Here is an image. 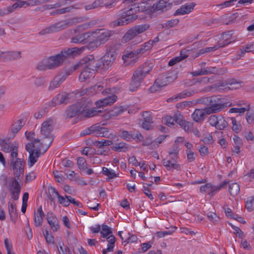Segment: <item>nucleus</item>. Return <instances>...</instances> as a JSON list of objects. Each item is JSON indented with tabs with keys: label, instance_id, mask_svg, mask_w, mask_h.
Returning <instances> with one entry per match:
<instances>
[{
	"label": "nucleus",
	"instance_id": "1",
	"mask_svg": "<svg viewBox=\"0 0 254 254\" xmlns=\"http://www.w3.org/2000/svg\"><path fill=\"white\" fill-rule=\"evenodd\" d=\"M85 47L80 48L74 47L62 51L60 53L51 56L48 59L43 60L37 64V68L40 70L55 69L63 64L68 58L74 57L81 53Z\"/></svg>",
	"mask_w": 254,
	"mask_h": 254
},
{
	"label": "nucleus",
	"instance_id": "2",
	"mask_svg": "<svg viewBox=\"0 0 254 254\" xmlns=\"http://www.w3.org/2000/svg\"><path fill=\"white\" fill-rule=\"evenodd\" d=\"M55 123L53 119L49 118L44 122L41 127V134L44 136L41 145L46 151L52 143L54 136L52 134L54 129Z\"/></svg>",
	"mask_w": 254,
	"mask_h": 254
},
{
	"label": "nucleus",
	"instance_id": "3",
	"mask_svg": "<svg viewBox=\"0 0 254 254\" xmlns=\"http://www.w3.org/2000/svg\"><path fill=\"white\" fill-rule=\"evenodd\" d=\"M90 100L82 98L80 101L69 106L66 110L64 116L66 118H71L80 114H83L85 108L91 106Z\"/></svg>",
	"mask_w": 254,
	"mask_h": 254
},
{
	"label": "nucleus",
	"instance_id": "4",
	"mask_svg": "<svg viewBox=\"0 0 254 254\" xmlns=\"http://www.w3.org/2000/svg\"><path fill=\"white\" fill-rule=\"evenodd\" d=\"M10 153V167L13 173L17 176H19L21 173H24V161L17 157L18 145L14 144H11Z\"/></svg>",
	"mask_w": 254,
	"mask_h": 254
},
{
	"label": "nucleus",
	"instance_id": "5",
	"mask_svg": "<svg viewBox=\"0 0 254 254\" xmlns=\"http://www.w3.org/2000/svg\"><path fill=\"white\" fill-rule=\"evenodd\" d=\"M120 47V45L113 43H109L106 45V54L100 59L101 64H103L104 68H108L114 63L117 54V51Z\"/></svg>",
	"mask_w": 254,
	"mask_h": 254
},
{
	"label": "nucleus",
	"instance_id": "6",
	"mask_svg": "<svg viewBox=\"0 0 254 254\" xmlns=\"http://www.w3.org/2000/svg\"><path fill=\"white\" fill-rule=\"evenodd\" d=\"M41 148L45 150L41 145L40 140L38 138L25 145V149L29 153L28 164L30 167L32 166L37 162L41 154Z\"/></svg>",
	"mask_w": 254,
	"mask_h": 254
},
{
	"label": "nucleus",
	"instance_id": "7",
	"mask_svg": "<svg viewBox=\"0 0 254 254\" xmlns=\"http://www.w3.org/2000/svg\"><path fill=\"white\" fill-rule=\"evenodd\" d=\"M100 123L96 124L83 130L80 133L81 135L93 134L95 136L107 137L109 135L108 128L102 127Z\"/></svg>",
	"mask_w": 254,
	"mask_h": 254
},
{
	"label": "nucleus",
	"instance_id": "8",
	"mask_svg": "<svg viewBox=\"0 0 254 254\" xmlns=\"http://www.w3.org/2000/svg\"><path fill=\"white\" fill-rule=\"evenodd\" d=\"M146 76V75L141 70V69L138 67L133 72L131 80L129 83V90L131 92L136 91Z\"/></svg>",
	"mask_w": 254,
	"mask_h": 254
},
{
	"label": "nucleus",
	"instance_id": "9",
	"mask_svg": "<svg viewBox=\"0 0 254 254\" xmlns=\"http://www.w3.org/2000/svg\"><path fill=\"white\" fill-rule=\"evenodd\" d=\"M14 177L11 179L9 183V191L11 195V197L14 200H17L19 198L21 187L18 182L23 177L24 173H21L19 176H17L15 174H13Z\"/></svg>",
	"mask_w": 254,
	"mask_h": 254
},
{
	"label": "nucleus",
	"instance_id": "10",
	"mask_svg": "<svg viewBox=\"0 0 254 254\" xmlns=\"http://www.w3.org/2000/svg\"><path fill=\"white\" fill-rule=\"evenodd\" d=\"M91 32L93 33L91 38H95L101 45L107 42L114 34V31L105 29H98Z\"/></svg>",
	"mask_w": 254,
	"mask_h": 254
},
{
	"label": "nucleus",
	"instance_id": "11",
	"mask_svg": "<svg viewBox=\"0 0 254 254\" xmlns=\"http://www.w3.org/2000/svg\"><path fill=\"white\" fill-rule=\"evenodd\" d=\"M121 17L112 22L110 25L112 27H115L121 25H124L132 22L137 18L135 14H130L128 10H125L121 14Z\"/></svg>",
	"mask_w": 254,
	"mask_h": 254
},
{
	"label": "nucleus",
	"instance_id": "12",
	"mask_svg": "<svg viewBox=\"0 0 254 254\" xmlns=\"http://www.w3.org/2000/svg\"><path fill=\"white\" fill-rule=\"evenodd\" d=\"M206 101L208 105L214 107L219 112L221 111L227 107L225 99L220 95L208 97L206 98Z\"/></svg>",
	"mask_w": 254,
	"mask_h": 254
},
{
	"label": "nucleus",
	"instance_id": "13",
	"mask_svg": "<svg viewBox=\"0 0 254 254\" xmlns=\"http://www.w3.org/2000/svg\"><path fill=\"white\" fill-rule=\"evenodd\" d=\"M230 32H227L225 33H224L222 35V39L224 40L223 41V42H221L220 41L218 42L217 45H215L213 47H206L204 48H203L201 49L199 53L200 55H203L207 53L210 52L211 51H214L218 49L223 47L229 43H231V41H228V37L230 36Z\"/></svg>",
	"mask_w": 254,
	"mask_h": 254
},
{
	"label": "nucleus",
	"instance_id": "14",
	"mask_svg": "<svg viewBox=\"0 0 254 254\" xmlns=\"http://www.w3.org/2000/svg\"><path fill=\"white\" fill-rule=\"evenodd\" d=\"M242 83V82L237 81L236 79L233 78L227 80L225 82L219 83L218 87L219 90H235L241 88Z\"/></svg>",
	"mask_w": 254,
	"mask_h": 254
},
{
	"label": "nucleus",
	"instance_id": "15",
	"mask_svg": "<svg viewBox=\"0 0 254 254\" xmlns=\"http://www.w3.org/2000/svg\"><path fill=\"white\" fill-rule=\"evenodd\" d=\"M84 61L85 62V66L94 72H96L97 69L101 66L102 61H100V59L96 60L93 55H89L84 58Z\"/></svg>",
	"mask_w": 254,
	"mask_h": 254
},
{
	"label": "nucleus",
	"instance_id": "16",
	"mask_svg": "<svg viewBox=\"0 0 254 254\" xmlns=\"http://www.w3.org/2000/svg\"><path fill=\"white\" fill-rule=\"evenodd\" d=\"M29 5V3L27 1L18 0L17 2H15L12 5L7 7V8L4 10L0 9V16H3L8 14L14 11L18 8L25 7V5L27 6Z\"/></svg>",
	"mask_w": 254,
	"mask_h": 254
},
{
	"label": "nucleus",
	"instance_id": "17",
	"mask_svg": "<svg viewBox=\"0 0 254 254\" xmlns=\"http://www.w3.org/2000/svg\"><path fill=\"white\" fill-rule=\"evenodd\" d=\"M91 32H85L77 35L71 39V43L85 44L91 41L92 34Z\"/></svg>",
	"mask_w": 254,
	"mask_h": 254
},
{
	"label": "nucleus",
	"instance_id": "18",
	"mask_svg": "<svg viewBox=\"0 0 254 254\" xmlns=\"http://www.w3.org/2000/svg\"><path fill=\"white\" fill-rule=\"evenodd\" d=\"M172 6V4L171 3L164 0H159L153 5L152 9L154 12L164 11L171 8Z\"/></svg>",
	"mask_w": 254,
	"mask_h": 254
},
{
	"label": "nucleus",
	"instance_id": "19",
	"mask_svg": "<svg viewBox=\"0 0 254 254\" xmlns=\"http://www.w3.org/2000/svg\"><path fill=\"white\" fill-rule=\"evenodd\" d=\"M74 19H72L66 21H61L52 24L54 32H59L72 26L74 23Z\"/></svg>",
	"mask_w": 254,
	"mask_h": 254
},
{
	"label": "nucleus",
	"instance_id": "20",
	"mask_svg": "<svg viewBox=\"0 0 254 254\" xmlns=\"http://www.w3.org/2000/svg\"><path fill=\"white\" fill-rule=\"evenodd\" d=\"M117 97L115 95L111 94L105 98L99 100L96 102V105L98 108L107 105H110L117 101Z\"/></svg>",
	"mask_w": 254,
	"mask_h": 254
},
{
	"label": "nucleus",
	"instance_id": "21",
	"mask_svg": "<svg viewBox=\"0 0 254 254\" xmlns=\"http://www.w3.org/2000/svg\"><path fill=\"white\" fill-rule=\"evenodd\" d=\"M0 58L4 61H9L16 60L21 58V52L20 51H7L1 52Z\"/></svg>",
	"mask_w": 254,
	"mask_h": 254
},
{
	"label": "nucleus",
	"instance_id": "22",
	"mask_svg": "<svg viewBox=\"0 0 254 254\" xmlns=\"http://www.w3.org/2000/svg\"><path fill=\"white\" fill-rule=\"evenodd\" d=\"M47 220L51 229L56 232L59 229V221L56 216L52 212H48L47 214Z\"/></svg>",
	"mask_w": 254,
	"mask_h": 254
},
{
	"label": "nucleus",
	"instance_id": "23",
	"mask_svg": "<svg viewBox=\"0 0 254 254\" xmlns=\"http://www.w3.org/2000/svg\"><path fill=\"white\" fill-rule=\"evenodd\" d=\"M196 5L195 3L190 2L186 3L182 5L180 8L178 9L175 13V15H184L188 14L193 9L194 7Z\"/></svg>",
	"mask_w": 254,
	"mask_h": 254
},
{
	"label": "nucleus",
	"instance_id": "24",
	"mask_svg": "<svg viewBox=\"0 0 254 254\" xmlns=\"http://www.w3.org/2000/svg\"><path fill=\"white\" fill-rule=\"evenodd\" d=\"M197 91H195L194 90H192L191 89L189 90H186L182 92L181 93L175 95V96L172 97L168 99L167 100L168 102L170 101H177L178 99H181L182 98H185L187 97H190L193 95V94L197 93Z\"/></svg>",
	"mask_w": 254,
	"mask_h": 254
},
{
	"label": "nucleus",
	"instance_id": "25",
	"mask_svg": "<svg viewBox=\"0 0 254 254\" xmlns=\"http://www.w3.org/2000/svg\"><path fill=\"white\" fill-rule=\"evenodd\" d=\"M125 110L126 109L122 106L114 107L106 114L105 118L107 119H113L122 114Z\"/></svg>",
	"mask_w": 254,
	"mask_h": 254
},
{
	"label": "nucleus",
	"instance_id": "26",
	"mask_svg": "<svg viewBox=\"0 0 254 254\" xmlns=\"http://www.w3.org/2000/svg\"><path fill=\"white\" fill-rule=\"evenodd\" d=\"M95 73L93 70L88 69L87 67L84 65L82 71L79 76V79L81 82H84L89 79Z\"/></svg>",
	"mask_w": 254,
	"mask_h": 254
},
{
	"label": "nucleus",
	"instance_id": "27",
	"mask_svg": "<svg viewBox=\"0 0 254 254\" xmlns=\"http://www.w3.org/2000/svg\"><path fill=\"white\" fill-rule=\"evenodd\" d=\"M69 99V95L66 93H61L57 95L56 97L54 99L55 103L56 105L62 104H66Z\"/></svg>",
	"mask_w": 254,
	"mask_h": 254
},
{
	"label": "nucleus",
	"instance_id": "28",
	"mask_svg": "<svg viewBox=\"0 0 254 254\" xmlns=\"http://www.w3.org/2000/svg\"><path fill=\"white\" fill-rule=\"evenodd\" d=\"M191 117L197 123H201L205 118L202 109H195L192 114Z\"/></svg>",
	"mask_w": 254,
	"mask_h": 254
},
{
	"label": "nucleus",
	"instance_id": "29",
	"mask_svg": "<svg viewBox=\"0 0 254 254\" xmlns=\"http://www.w3.org/2000/svg\"><path fill=\"white\" fill-rule=\"evenodd\" d=\"M163 165L166 167L167 170L173 171L174 169L179 170L181 169V167L179 164L176 163L175 161H171L170 160H167L164 159L162 162Z\"/></svg>",
	"mask_w": 254,
	"mask_h": 254
},
{
	"label": "nucleus",
	"instance_id": "30",
	"mask_svg": "<svg viewBox=\"0 0 254 254\" xmlns=\"http://www.w3.org/2000/svg\"><path fill=\"white\" fill-rule=\"evenodd\" d=\"M112 149L119 152H125L129 149V146L125 142H120L118 143H115L112 147Z\"/></svg>",
	"mask_w": 254,
	"mask_h": 254
},
{
	"label": "nucleus",
	"instance_id": "31",
	"mask_svg": "<svg viewBox=\"0 0 254 254\" xmlns=\"http://www.w3.org/2000/svg\"><path fill=\"white\" fill-rule=\"evenodd\" d=\"M136 36V33L132 28L125 33L121 40V42L123 43H127Z\"/></svg>",
	"mask_w": 254,
	"mask_h": 254
},
{
	"label": "nucleus",
	"instance_id": "32",
	"mask_svg": "<svg viewBox=\"0 0 254 254\" xmlns=\"http://www.w3.org/2000/svg\"><path fill=\"white\" fill-rule=\"evenodd\" d=\"M154 66V63L153 62L148 61L144 63L142 65L138 66L141 69L144 73L147 75L150 71L153 69Z\"/></svg>",
	"mask_w": 254,
	"mask_h": 254
},
{
	"label": "nucleus",
	"instance_id": "33",
	"mask_svg": "<svg viewBox=\"0 0 254 254\" xmlns=\"http://www.w3.org/2000/svg\"><path fill=\"white\" fill-rule=\"evenodd\" d=\"M8 212L11 220L15 222L17 218L16 205L14 203H8Z\"/></svg>",
	"mask_w": 254,
	"mask_h": 254
},
{
	"label": "nucleus",
	"instance_id": "34",
	"mask_svg": "<svg viewBox=\"0 0 254 254\" xmlns=\"http://www.w3.org/2000/svg\"><path fill=\"white\" fill-rule=\"evenodd\" d=\"M214 189L215 187H213L211 184L208 183L201 186L200 191L201 192H207L209 195L212 196L214 195V192L216 191Z\"/></svg>",
	"mask_w": 254,
	"mask_h": 254
},
{
	"label": "nucleus",
	"instance_id": "35",
	"mask_svg": "<svg viewBox=\"0 0 254 254\" xmlns=\"http://www.w3.org/2000/svg\"><path fill=\"white\" fill-rule=\"evenodd\" d=\"M228 123L225 121L224 118L221 115H219L216 125L214 126V127L217 129L223 130L228 127Z\"/></svg>",
	"mask_w": 254,
	"mask_h": 254
},
{
	"label": "nucleus",
	"instance_id": "36",
	"mask_svg": "<svg viewBox=\"0 0 254 254\" xmlns=\"http://www.w3.org/2000/svg\"><path fill=\"white\" fill-rule=\"evenodd\" d=\"M51 193L52 194L55 193L58 198V202L63 205L64 206H68L69 205L68 199L65 200V197H63L59 194L58 191L54 188L51 189Z\"/></svg>",
	"mask_w": 254,
	"mask_h": 254
},
{
	"label": "nucleus",
	"instance_id": "37",
	"mask_svg": "<svg viewBox=\"0 0 254 254\" xmlns=\"http://www.w3.org/2000/svg\"><path fill=\"white\" fill-rule=\"evenodd\" d=\"M65 80V77H56L50 83L49 89L54 90L58 87Z\"/></svg>",
	"mask_w": 254,
	"mask_h": 254
},
{
	"label": "nucleus",
	"instance_id": "38",
	"mask_svg": "<svg viewBox=\"0 0 254 254\" xmlns=\"http://www.w3.org/2000/svg\"><path fill=\"white\" fill-rule=\"evenodd\" d=\"M92 3L94 8L103 6H106L107 8H111L115 6V1L111 3H107L104 4L103 0H96Z\"/></svg>",
	"mask_w": 254,
	"mask_h": 254
},
{
	"label": "nucleus",
	"instance_id": "39",
	"mask_svg": "<svg viewBox=\"0 0 254 254\" xmlns=\"http://www.w3.org/2000/svg\"><path fill=\"white\" fill-rule=\"evenodd\" d=\"M83 113H84V116L86 117L90 118L96 116L100 113H102V111L101 110L96 108H93L91 110H87L85 108Z\"/></svg>",
	"mask_w": 254,
	"mask_h": 254
},
{
	"label": "nucleus",
	"instance_id": "40",
	"mask_svg": "<svg viewBox=\"0 0 254 254\" xmlns=\"http://www.w3.org/2000/svg\"><path fill=\"white\" fill-rule=\"evenodd\" d=\"M136 35L142 33L149 28V25L147 24L136 25L132 27Z\"/></svg>",
	"mask_w": 254,
	"mask_h": 254
},
{
	"label": "nucleus",
	"instance_id": "41",
	"mask_svg": "<svg viewBox=\"0 0 254 254\" xmlns=\"http://www.w3.org/2000/svg\"><path fill=\"white\" fill-rule=\"evenodd\" d=\"M229 191L231 195H236L240 191L239 185L236 183L230 184L229 185Z\"/></svg>",
	"mask_w": 254,
	"mask_h": 254
},
{
	"label": "nucleus",
	"instance_id": "42",
	"mask_svg": "<svg viewBox=\"0 0 254 254\" xmlns=\"http://www.w3.org/2000/svg\"><path fill=\"white\" fill-rule=\"evenodd\" d=\"M249 109V104L245 105V107L232 108L229 109V113H239L240 114H244L247 110Z\"/></svg>",
	"mask_w": 254,
	"mask_h": 254
},
{
	"label": "nucleus",
	"instance_id": "43",
	"mask_svg": "<svg viewBox=\"0 0 254 254\" xmlns=\"http://www.w3.org/2000/svg\"><path fill=\"white\" fill-rule=\"evenodd\" d=\"M254 51V44L250 43L247 44L246 46L243 47L240 50V53L239 54L240 58L243 56L247 52H251Z\"/></svg>",
	"mask_w": 254,
	"mask_h": 254
},
{
	"label": "nucleus",
	"instance_id": "44",
	"mask_svg": "<svg viewBox=\"0 0 254 254\" xmlns=\"http://www.w3.org/2000/svg\"><path fill=\"white\" fill-rule=\"evenodd\" d=\"M151 49V45L149 43H148L147 42H146L144 43L143 44L140 45L139 47L137 49L136 52L137 54L138 55L139 54H142L145 53L146 51L150 50Z\"/></svg>",
	"mask_w": 254,
	"mask_h": 254
},
{
	"label": "nucleus",
	"instance_id": "45",
	"mask_svg": "<svg viewBox=\"0 0 254 254\" xmlns=\"http://www.w3.org/2000/svg\"><path fill=\"white\" fill-rule=\"evenodd\" d=\"M93 143L99 148H101L104 146H109L112 144L113 142L112 140L102 139L100 141L95 140Z\"/></svg>",
	"mask_w": 254,
	"mask_h": 254
},
{
	"label": "nucleus",
	"instance_id": "46",
	"mask_svg": "<svg viewBox=\"0 0 254 254\" xmlns=\"http://www.w3.org/2000/svg\"><path fill=\"white\" fill-rule=\"evenodd\" d=\"M231 120L232 124V130L236 133L239 132L242 129V126L240 122H237L234 118H231Z\"/></svg>",
	"mask_w": 254,
	"mask_h": 254
},
{
	"label": "nucleus",
	"instance_id": "47",
	"mask_svg": "<svg viewBox=\"0 0 254 254\" xmlns=\"http://www.w3.org/2000/svg\"><path fill=\"white\" fill-rule=\"evenodd\" d=\"M107 240L108 242V248H107V250H108L109 252H113L114 247L115 246L116 238L114 236L110 235L107 238Z\"/></svg>",
	"mask_w": 254,
	"mask_h": 254
},
{
	"label": "nucleus",
	"instance_id": "48",
	"mask_svg": "<svg viewBox=\"0 0 254 254\" xmlns=\"http://www.w3.org/2000/svg\"><path fill=\"white\" fill-rule=\"evenodd\" d=\"M246 120L248 123L250 124L253 123L254 120V108H250V104H249V109L247 110Z\"/></svg>",
	"mask_w": 254,
	"mask_h": 254
},
{
	"label": "nucleus",
	"instance_id": "49",
	"mask_svg": "<svg viewBox=\"0 0 254 254\" xmlns=\"http://www.w3.org/2000/svg\"><path fill=\"white\" fill-rule=\"evenodd\" d=\"M137 56L138 54H137L136 50L128 51L127 50H126L123 56V59L124 61H126L128 58H135Z\"/></svg>",
	"mask_w": 254,
	"mask_h": 254
},
{
	"label": "nucleus",
	"instance_id": "50",
	"mask_svg": "<svg viewBox=\"0 0 254 254\" xmlns=\"http://www.w3.org/2000/svg\"><path fill=\"white\" fill-rule=\"evenodd\" d=\"M246 208L249 211L254 210V195L248 198L246 202Z\"/></svg>",
	"mask_w": 254,
	"mask_h": 254
},
{
	"label": "nucleus",
	"instance_id": "51",
	"mask_svg": "<svg viewBox=\"0 0 254 254\" xmlns=\"http://www.w3.org/2000/svg\"><path fill=\"white\" fill-rule=\"evenodd\" d=\"M102 173L104 175L108 176L110 179H114L118 177V175L112 170H110L107 168L103 167L102 169Z\"/></svg>",
	"mask_w": 254,
	"mask_h": 254
},
{
	"label": "nucleus",
	"instance_id": "52",
	"mask_svg": "<svg viewBox=\"0 0 254 254\" xmlns=\"http://www.w3.org/2000/svg\"><path fill=\"white\" fill-rule=\"evenodd\" d=\"M0 146L1 150L4 152H9L11 150V145H9L5 140L0 138Z\"/></svg>",
	"mask_w": 254,
	"mask_h": 254
},
{
	"label": "nucleus",
	"instance_id": "53",
	"mask_svg": "<svg viewBox=\"0 0 254 254\" xmlns=\"http://www.w3.org/2000/svg\"><path fill=\"white\" fill-rule=\"evenodd\" d=\"M77 164L80 170H85L87 169L86 161L83 157H79L77 159Z\"/></svg>",
	"mask_w": 254,
	"mask_h": 254
},
{
	"label": "nucleus",
	"instance_id": "54",
	"mask_svg": "<svg viewBox=\"0 0 254 254\" xmlns=\"http://www.w3.org/2000/svg\"><path fill=\"white\" fill-rule=\"evenodd\" d=\"M208 106L209 107L202 109L205 117L208 115L219 112L214 107H212L211 105Z\"/></svg>",
	"mask_w": 254,
	"mask_h": 254
},
{
	"label": "nucleus",
	"instance_id": "55",
	"mask_svg": "<svg viewBox=\"0 0 254 254\" xmlns=\"http://www.w3.org/2000/svg\"><path fill=\"white\" fill-rule=\"evenodd\" d=\"M24 123L22 120H19L18 121V124L16 125H14L12 128L11 130L13 134L16 133L18 131H19L22 127L24 126Z\"/></svg>",
	"mask_w": 254,
	"mask_h": 254
},
{
	"label": "nucleus",
	"instance_id": "56",
	"mask_svg": "<svg viewBox=\"0 0 254 254\" xmlns=\"http://www.w3.org/2000/svg\"><path fill=\"white\" fill-rule=\"evenodd\" d=\"M152 183L153 182L151 181L149 184H143V192L151 200H153L154 198L152 194L150 193V191L148 189V187L151 186Z\"/></svg>",
	"mask_w": 254,
	"mask_h": 254
},
{
	"label": "nucleus",
	"instance_id": "57",
	"mask_svg": "<svg viewBox=\"0 0 254 254\" xmlns=\"http://www.w3.org/2000/svg\"><path fill=\"white\" fill-rule=\"evenodd\" d=\"M175 122L179 124L181 127L185 124L186 121L184 119L183 116L180 114L174 115Z\"/></svg>",
	"mask_w": 254,
	"mask_h": 254
},
{
	"label": "nucleus",
	"instance_id": "58",
	"mask_svg": "<svg viewBox=\"0 0 254 254\" xmlns=\"http://www.w3.org/2000/svg\"><path fill=\"white\" fill-rule=\"evenodd\" d=\"M178 23H179L178 19H172L170 20H168L166 23H165L163 27H165L167 29H169V28L173 27L177 25Z\"/></svg>",
	"mask_w": 254,
	"mask_h": 254
},
{
	"label": "nucleus",
	"instance_id": "59",
	"mask_svg": "<svg viewBox=\"0 0 254 254\" xmlns=\"http://www.w3.org/2000/svg\"><path fill=\"white\" fill-rule=\"evenodd\" d=\"M92 40L90 41L89 44L87 47V48L89 50H94L98 47L100 46V44L97 43V41L95 40V38H92Z\"/></svg>",
	"mask_w": 254,
	"mask_h": 254
},
{
	"label": "nucleus",
	"instance_id": "60",
	"mask_svg": "<svg viewBox=\"0 0 254 254\" xmlns=\"http://www.w3.org/2000/svg\"><path fill=\"white\" fill-rule=\"evenodd\" d=\"M74 7L73 6H70L69 7L57 9L54 12V13L57 14H64L66 12L71 11V10Z\"/></svg>",
	"mask_w": 254,
	"mask_h": 254
},
{
	"label": "nucleus",
	"instance_id": "61",
	"mask_svg": "<svg viewBox=\"0 0 254 254\" xmlns=\"http://www.w3.org/2000/svg\"><path fill=\"white\" fill-rule=\"evenodd\" d=\"M43 234L47 243L52 244H54V238L51 233H49L48 230H46L45 233Z\"/></svg>",
	"mask_w": 254,
	"mask_h": 254
},
{
	"label": "nucleus",
	"instance_id": "62",
	"mask_svg": "<svg viewBox=\"0 0 254 254\" xmlns=\"http://www.w3.org/2000/svg\"><path fill=\"white\" fill-rule=\"evenodd\" d=\"M53 33H55L52 26V25L49 27L45 28L38 33L39 35H45L46 34H49Z\"/></svg>",
	"mask_w": 254,
	"mask_h": 254
},
{
	"label": "nucleus",
	"instance_id": "63",
	"mask_svg": "<svg viewBox=\"0 0 254 254\" xmlns=\"http://www.w3.org/2000/svg\"><path fill=\"white\" fill-rule=\"evenodd\" d=\"M53 33H55L52 26V25L49 27L45 28L38 33L39 35H45L46 34H49Z\"/></svg>",
	"mask_w": 254,
	"mask_h": 254
},
{
	"label": "nucleus",
	"instance_id": "64",
	"mask_svg": "<svg viewBox=\"0 0 254 254\" xmlns=\"http://www.w3.org/2000/svg\"><path fill=\"white\" fill-rule=\"evenodd\" d=\"M53 33H55L52 26V25L49 27L45 28L38 33L39 35H45L46 34H49Z\"/></svg>",
	"mask_w": 254,
	"mask_h": 254
}]
</instances>
